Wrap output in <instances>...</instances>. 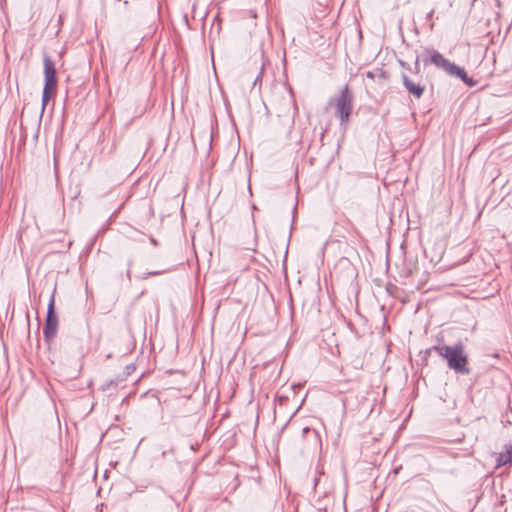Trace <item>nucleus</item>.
<instances>
[{
  "mask_svg": "<svg viewBox=\"0 0 512 512\" xmlns=\"http://www.w3.org/2000/svg\"><path fill=\"white\" fill-rule=\"evenodd\" d=\"M58 316L55 313V299L54 295L51 296L46 316V323L43 328V334L46 340L52 339L57 332Z\"/></svg>",
  "mask_w": 512,
  "mask_h": 512,
  "instance_id": "obj_6",
  "label": "nucleus"
},
{
  "mask_svg": "<svg viewBox=\"0 0 512 512\" xmlns=\"http://www.w3.org/2000/svg\"><path fill=\"white\" fill-rule=\"evenodd\" d=\"M402 80H403V84L405 86V88L407 89V91L412 94L414 97L416 98H420L424 91H425V86L420 84V83H415L413 80H411L407 75H403L402 76Z\"/></svg>",
  "mask_w": 512,
  "mask_h": 512,
  "instance_id": "obj_7",
  "label": "nucleus"
},
{
  "mask_svg": "<svg viewBox=\"0 0 512 512\" xmlns=\"http://www.w3.org/2000/svg\"><path fill=\"white\" fill-rule=\"evenodd\" d=\"M44 78L45 83L42 92V111L45 109L51 97L57 89L56 68L49 56H44Z\"/></svg>",
  "mask_w": 512,
  "mask_h": 512,
  "instance_id": "obj_3",
  "label": "nucleus"
},
{
  "mask_svg": "<svg viewBox=\"0 0 512 512\" xmlns=\"http://www.w3.org/2000/svg\"><path fill=\"white\" fill-rule=\"evenodd\" d=\"M352 108L353 94L348 85H345L335 99L336 115L339 117L342 124L348 121Z\"/></svg>",
  "mask_w": 512,
  "mask_h": 512,
  "instance_id": "obj_5",
  "label": "nucleus"
},
{
  "mask_svg": "<svg viewBox=\"0 0 512 512\" xmlns=\"http://www.w3.org/2000/svg\"><path fill=\"white\" fill-rule=\"evenodd\" d=\"M250 13H251V16H252L253 18H255V17H256V14H255L253 11H250Z\"/></svg>",
  "mask_w": 512,
  "mask_h": 512,
  "instance_id": "obj_11",
  "label": "nucleus"
},
{
  "mask_svg": "<svg viewBox=\"0 0 512 512\" xmlns=\"http://www.w3.org/2000/svg\"><path fill=\"white\" fill-rule=\"evenodd\" d=\"M366 76H367L368 78H371V79H373V78H374L373 73H372V72H370V71L366 73Z\"/></svg>",
  "mask_w": 512,
  "mask_h": 512,
  "instance_id": "obj_9",
  "label": "nucleus"
},
{
  "mask_svg": "<svg viewBox=\"0 0 512 512\" xmlns=\"http://www.w3.org/2000/svg\"><path fill=\"white\" fill-rule=\"evenodd\" d=\"M432 350L446 360L447 366L451 370L462 375H468L470 373L468 355L462 342H458L451 346L435 345L432 347Z\"/></svg>",
  "mask_w": 512,
  "mask_h": 512,
  "instance_id": "obj_1",
  "label": "nucleus"
},
{
  "mask_svg": "<svg viewBox=\"0 0 512 512\" xmlns=\"http://www.w3.org/2000/svg\"><path fill=\"white\" fill-rule=\"evenodd\" d=\"M498 466L512 465V445H506L505 450L499 453L497 457Z\"/></svg>",
  "mask_w": 512,
  "mask_h": 512,
  "instance_id": "obj_8",
  "label": "nucleus"
},
{
  "mask_svg": "<svg viewBox=\"0 0 512 512\" xmlns=\"http://www.w3.org/2000/svg\"><path fill=\"white\" fill-rule=\"evenodd\" d=\"M322 442L319 433L310 427H304L294 437V446L300 452L317 451Z\"/></svg>",
  "mask_w": 512,
  "mask_h": 512,
  "instance_id": "obj_4",
  "label": "nucleus"
},
{
  "mask_svg": "<svg viewBox=\"0 0 512 512\" xmlns=\"http://www.w3.org/2000/svg\"><path fill=\"white\" fill-rule=\"evenodd\" d=\"M429 62L436 66L437 68L444 70L450 76H454L461 79L469 87H473L476 85V81L468 77L464 68L459 67L456 64L450 62L436 50H431L429 52Z\"/></svg>",
  "mask_w": 512,
  "mask_h": 512,
  "instance_id": "obj_2",
  "label": "nucleus"
},
{
  "mask_svg": "<svg viewBox=\"0 0 512 512\" xmlns=\"http://www.w3.org/2000/svg\"><path fill=\"white\" fill-rule=\"evenodd\" d=\"M415 69H416V71H419V63H418V61H416V63H415Z\"/></svg>",
  "mask_w": 512,
  "mask_h": 512,
  "instance_id": "obj_10",
  "label": "nucleus"
}]
</instances>
